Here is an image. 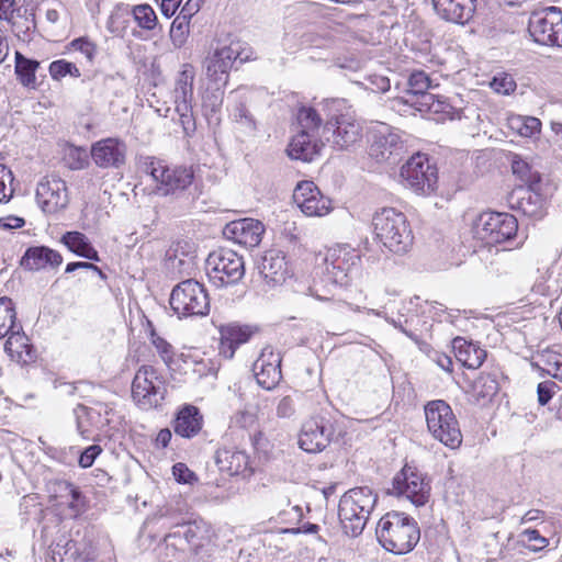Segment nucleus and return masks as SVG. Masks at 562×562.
<instances>
[{"mask_svg":"<svg viewBox=\"0 0 562 562\" xmlns=\"http://www.w3.org/2000/svg\"><path fill=\"white\" fill-rule=\"evenodd\" d=\"M205 270L211 283L222 288L241 280L246 268L241 255L231 249H220L209 255Z\"/></svg>","mask_w":562,"mask_h":562,"instance_id":"obj_10","label":"nucleus"},{"mask_svg":"<svg viewBox=\"0 0 562 562\" xmlns=\"http://www.w3.org/2000/svg\"><path fill=\"white\" fill-rule=\"evenodd\" d=\"M345 108V99H327L324 101L327 120L322 128V137L325 145L328 144L338 150L349 149L362 137L360 123L348 113H342Z\"/></svg>","mask_w":562,"mask_h":562,"instance_id":"obj_1","label":"nucleus"},{"mask_svg":"<svg viewBox=\"0 0 562 562\" xmlns=\"http://www.w3.org/2000/svg\"><path fill=\"white\" fill-rule=\"evenodd\" d=\"M541 121L535 116L510 115L508 117V127L521 137L532 138L541 133Z\"/></svg>","mask_w":562,"mask_h":562,"instance_id":"obj_39","label":"nucleus"},{"mask_svg":"<svg viewBox=\"0 0 562 562\" xmlns=\"http://www.w3.org/2000/svg\"><path fill=\"white\" fill-rule=\"evenodd\" d=\"M126 146L117 138H105L92 145L91 157L101 168H119L125 161Z\"/></svg>","mask_w":562,"mask_h":562,"instance_id":"obj_21","label":"nucleus"},{"mask_svg":"<svg viewBox=\"0 0 562 562\" xmlns=\"http://www.w3.org/2000/svg\"><path fill=\"white\" fill-rule=\"evenodd\" d=\"M266 233L265 224L255 218L248 217V247H257Z\"/></svg>","mask_w":562,"mask_h":562,"instance_id":"obj_54","label":"nucleus"},{"mask_svg":"<svg viewBox=\"0 0 562 562\" xmlns=\"http://www.w3.org/2000/svg\"><path fill=\"white\" fill-rule=\"evenodd\" d=\"M437 14L447 22L464 25L476 11L477 0H431Z\"/></svg>","mask_w":562,"mask_h":562,"instance_id":"obj_22","label":"nucleus"},{"mask_svg":"<svg viewBox=\"0 0 562 562\" xmlns=\"http://www.w3.org/2000/svg\"><path fill=\"white\" fill-rule=\"evenodd\" d=\"M393 493L405 496L416 507L424 506L430 497V482L417 468L405 464L393 477Z\"/></svg>","mask_w":562,"mask_h":562,"instance_id":"obj_14","label":"nucleus"},{"mask_svg":"<svg viewBox=\"0 0 562 562\" xmlns=\"http://www.w3.org/2000/svg\"><path fill=\"white\" fill-rule=\"evenodd\" d=\"M223 236L238 245L246 244V218L231 221L223 228Z\"/></svg>","mask_w":562,"mask_h":562,"instance_id":"obj_46","label":"nucleus"},{"mask_svg":"<svg viewBox=\"0 0 562 562\" xmlns=\"http://www.w3.org/2000/svg\"><path fill=\"white\" fill-rule=\"evenodd\" d=\"M375 533L381 546L394 554L411 552L420 539L417 521L398 512L384 515L378 522Z\"/></svg>","mask_w":562,"mask_h":562,"instance_id":"obj_2","label":"nucleus"},{"mask_svg":"<svg viewBox=\"0 0 562 562\" xmlns=\"http://www.w3.org/2000/svg\"><path fill=\"white\" fill-rule=\"evenodd\" d=\"M19 325L13 301L8 296L0 297V339L7 337Z\"/></svg>","mask_w":562,"mask_h":562,"instance_id":"obj_41","label":"nucleus"},{"mask_svg":"<svg viewBox=\"0 0 562 562\" xmlns=\"http://www.w3.org/2000/svg\"><path fill=\"white\" fill-rule=\"evenodd\" d=\"M172 474L177 482L179 483H188L191 484L192 482L196 481L198 477L184 463H176L172 467Z\"/></svg>","mask_w":562,"mask_h":562,"instance_id":"obj_58","label":"nucleus"},{"mask_svg":"<svg viewBox=\"0 0 562 562\" xmlns=\"http://www.w3.org/2000/svg\"><path fill=\"white\" fill-rule=\"evenodd\" d=\"M59 486L64 490H67V497L65 498V503H67L68 507L76 514L80 513L82 508L80 504L82 498L81 492L76 486H74V484L67 481H61Z\"/></svg>","mask_w":562,"mask_h":562,"instance_id":"obj_52","label":"nucleus"},{"mask_svg":"<svg viewBox=\"0 0 562 562\" xmlns=\"http://www.w3.org/2000/svg\"><path fill=\"white\" fill-rule=\"evenodd\" d=\"M281 358L272 349H262L258 359L252 363V373L256 382L265 390H272L282 378Z\"/></svg>","mask_w":562,"mask_h":562,"instance_id":"obj_20","label":"nucleus"},{"mask_svg":"<svg viewBox=\"0 0 562 562\" xmlns=\"http://www.w3.org/2000/svg\"><path fill=\"white\" fill-rule=\"evenodd\" d=\"M195 258L194 245L186 240L175 243L166 252L168 269L179 276L190 274L195 270Z\"/></svg>","mask_w":562,"mask_h":562,"instance_id":"obj_24","label":"nucleus"},{"mask_svg":"<svg viewBox=\"0 0 562 562\" xmlns=\"http://www.w3.org/2000/svg\"><path fill=\"white\" fill-rule=\"evenodd\" d=\"M424 411L431 436L446 447L458 449L462 443V434L450 405L443 400H435L428 402Z\"/></svg>","mask_w":562,"mask_h":562,"instance_id":"obj_6","label":"nucleus"},{"mask_svg":"<svg viewBox=\"0 0 562 562\" xmlns=\"http://www.w3.org/2000/svg\"><path fill=\"white\" fill-rule=\"evenodd\" d=\"M151 342L162 361L170 367L175 355L173 347L164 338L156 335H153Z\"/></svg>","mask_w":562,"mask_h":562,"instance_id":"obj_56","label":"nucleus"},{"mask_svg":"<svg viewBox=\"0 0 562 562\" xmlns=\"http://www.w3.org/2000/svg\"><path fill=\"white\" fill-rule=\"evenodd\" d=\"M370 83V89L374 92H386L391 88L390 79L385 76L381 75H371L368 78Z\"/></svg>","mask_w":562,"mask_h":562,"instance_id":"obj_63","label":"nucleus"},{"mask_svg":"<svg viewBox=\"0 0 562 562\" xmlns=\"http://www.w3.org/2000/svg\"><path fill=\"white\" fill-rule=\"evenodd\" d=\"M537 186L519 188L509 196L510 207L521 211L524 215L536 217L541 214L542 196L535 191Z\"/></svg>","mask_w":562,"mask_h":562,"instance_id":"obj_27","label":"nucleus"},{"mask_svg":"<svg viewBox=\"0 0 562 562\" xmlns=\"http://www.w3.org/2000/svg\"><path fill=\"white\" fill-rule=\"evenodd\" d=\"M369 155L378 162H397L405 153V144L398 131L387 124H379L371 131Z\"/></svg>","mask_w":562,"mask_h":562,"instance_id":"obj_13","label":"nucleus"},{"mask_svg":"<svg viewBox=\"0 0 562 562\" xmlns=\"http://www.w3.org/2000/svg\"><path fill=\"white\" fill-rule=\"evenodd\" d=\"M251 445L254 448V459L251 462L248 460V475L252 474L261 464L268 462L272 453V445L261 431L252 436Z\"/></svg>","mask_w":562,"mask_h":562,"instance_id":"obj_37","label":"nucleus"},{"mask_svg":"<svg viewBox=\"0 0 562 562\" xmlns=\"http://www.w3.org/2000/svg\"><path fill=\"white\" fill-rule=\"evenodd\" d=\"M40 63L23 56L20 52H15V74L22 86L31 89L36 88L35 71Z\"/></svg>","mask_w":562,"mask_h":562,"instance_id":"obj_38","label":"nucleus"},{"mask_svg":"<svg viewBox=\"0 0 562 562\" xmlns=\"http://www.w3.org/2000/svg\"><path fill=\"white\" fill-rule=\"evenodd\" d=\"M293 201L306 216H324L331 210V201L307 180L296 184Z\"/></svg>","mask_w":562,"mask_h":562,"instance_id":"obj_19","label":"nucleus"},{"mask_svg":"<svg viewBox=\"0 0 562 562\" xmlns=\"http://www.w3.org/2000/svg\"><path fill=\"white\" fill-rule=\"evenodd\" d=\"M49 75L53 79L59 80L67 75L79 78L81 76L78 67L70 61L65 59L55 60L49 65Z\"/></svg>","mask_w":562,"mask_h":562,"instance_id":"obj_47","label":"nucleus"},{"mask_svg":"<svg viewBox=\"0 0 562 562\" xmlns=\"http://www.w3.org/2000/svg\"><path fill=\"white\" fill-rule=\"evenodd\" d=\"M15 327L16 328L7 336L4 351L13 360L27 362L33 359L32 346L29 344V338L24 334L22 325L20 324Z\"/></svg>","mask_w":562,"mask_h":562,"instance_id":"obj_31","label":"nucleus"},{"mask_svg":"<svg viewBox=\"0 0 562 562\" xmlns=\"http://www.w3.org/2000/svg\"><path fill=\"white\" fill-rule=\"evenodd\" d=\"M517 231V218L509 213L484 212L474 225L476 238L486 245L508 241L516 236Z\"/></svg>","mask_w":562,"mask_h":562,"instance_id":"obj_11","label":"nucleus"},{"mask_svg":"<svg viewBox=\"0 0 562 562\" xmlns=\"http://www.w3.org/2000/svg\"><path fill=\"white\" fill-rule=\"evenodd\" d=\"M246 342V330L236 324H228L221 328L220 353L226 359L234 357L236 349Z\"/></svg>","mask_w":562,"mask_h":562,"instance_id":"obj_33","label":"nucleus"},{"mask_svg":"<svg viewBox=\"0 0 562 562\" xmlns=\"http://www.w3.org/2000/svg\"><path fill=\"white\" fill-rule=\"evenodd\" d=\"M531 367L562 380V355L554 350L546 349L538 352L531 361Z\"/></svg>","mask_w":562,"mask_h":562,"instance_id":"obj_35","label":"nucleus"},{"mask_svg":"<svg viewBox=\"0 0 562 562\" xmlns=\"http://www.w3.org/2000/svg\"><path fill=\"white\" fill-rule=\"evenodd\" d=\"M431 81L428 75L423 70L413 71L407 80V89L404 99H415L417 94L429 90Z\"/></svg>","mask_w":562,"mask_h":562,"instance_id":"obj_43","label":"nucleus"},{"mask_svg":"<svg viewBox=\"0 0 562 562\" xmlns=\"http://www.w3.org/2000/svg\"><path fill=\"white\" fill-rule=\"evenodd\" d=\"M347 502L345 505H338V517L344 533L355 538L362 533L369 518L355 513L353 506L357 505L353 501Z\"/></svg>","mask_w":562,"mask_h":562,"instance_id":"obj_32","label":"nucleus"},{"mask_svg":"<svg viewBox=\"0 0 562 562\" xmlns=\"http://www.w3.org/2000/svg\"><path fill=\"white\" fill-rule=\"evenodd\" d=\"M473 390L477 400L490 401L498 391L496 380L481 378L474 382Z\"/></svg>","mask_w":562,"mask_h":562,"instance_id":"obj_48","label":"nucleus"},{"mask_svg":"<svg viewBox=\"0 0 562 562\" xmlns=\"http://www.w3.org/2000/svg\"><path fill=\"white\" fill-rule=\"evenodd\" d=\"M246 434V414L238 412L232 417L225 439L234 445L232 448H224L217 451L216 463L221 471L229 475H241L246 471V452L238 449L243 443Z\"/></svg>","mask_w":562,"mask_h":562,"instance_id":"obj_7","label":"nucleus"},{"mask_svg":"<svg viewBox=\"0 0 562 562\" xmlns=\"http://www.w3.org/2000/svg\"><path fill=\"white\" fill-rule=\"evenodd\" d=\"M490 87L499 94L508 95L515 91L517 85L512 75L506 72L497 74L490 82Z\"/></svg>","mask_w":562,"mask_h":562,"instance_id":"obj_50","label":"nucleus"},{"mask_svg":"<svg viewBox=\"0 0 562 562\" xmlns=\"http://www.w3.org/2000/svg\"><path fill=\"white\" fill-rule=\"evenodd\" d=\"M512 170L517 175L521 181L527 186H538L540 183V176L538 172H532L528 162L515 155L512 160Z\"/></svg>","mask_w":562,"mask_h":562,"instance_id":"obj_45","label":"nucleus"},{"mask_svg":"<svg viewBox=\"0 0 562 562\" xmlns=\"http://www.w3.org/2000/svg\"><path fill=\"white\" fill-rule=\"evenodd\" d=\"M61 243L77 256L89 260L99 261L98 251L91 245L89 238L77 231L67 232L61 236Z\"/></svg>","mask_w":562,"mask_h":562,"instance_id":"obj_34","label":"nucleus"},{"mask_svg":"<svg viewBox=\"0 0 562 562\" xmlns=\"http://www.w3.org/2000/svg\"><path fill=\"white\" fill-rule=\"evenodd\" d=\"M555 386L554 382L546 381L538 384L537 393H538V401L540 405H546L550 402L552 398L554 391L553 387Z\"/></svg>","mask_w":562,"mask_h":562,"instance_id":"obj_62","label":"nucleus"},{"mask_svg":"<svg viewBox=\"0 0 562 562\" xmlns=\"http://www.w3.org/2000/svg\"><path fill=\"white\" fill-rule=\"evenodd\" d=\"M240 56L239 48L233 45L214 50L205 60L206 76L214 82L225 81L227 71Z\"/></svg>","mask_w":562,"mask_h":562,"instance_id":"obj_25","label":"nucleus"},{"mask_svg":"<svg viewBox=\"0 0 562 562\" xmlns=\"http://www.w3.org/2000/svg\"><path fill=\"white\" fill-rule=\"evenodd\" d=\"M521 536L529 542H533L532 549L535 551L544 549L549 544V540L540 535L537 529H526Z\"/></svg>","mask_w":562,"mask_h":562,"instance_id":"obj_60","label":"nucleus"},{"mask_svg":"<svg viewBox=\"0 0 562 562\" xmlns=\"http://www.w3.org/2000/svg\"><path fill=\"white\" fill-rule=\"evenodd\" d=\"M360 256L355 251L339 250L329 254L325 259V268L322 270L321 281L314 280L308 288L312 296L319 301L330 300L331 288L347 286L352 274L358 271Z\"/></svg>","mask_w":562,"mask_h":562,"instance_id":"obj_4","label":"nucleus"},{"mask_svg":"<svg viewBox=\"0 0 562 562\" xmlns=\"http://www.w3.org/2000/svg\"><path fill=\"white\" fill-rule=\"evenodd\" d=\"M12 171L4 165L0 164V203L8 202L13 195V189L7 184H12Z\"/></svg>","mask_w":562,"mask_h":562,"instance_id":"obj_53","label":"nucleus"},{"mask_svg":"<svg viewBox=\"0 0 562 562\" xmlns=\"http://www.w3.org/2000/svg\"><path fill=\"white\" fill-rule=\"evenodd\" d=\"M203 425V416L198 407L184 405L177 414L173 422L175 432L183 438L196 436Z\"/></svg>","mask_w":562,"mask_h":562,"instance_id":"obj_28","label":"nucleus"},{"mask_svg":"<svg viewBox=\"0 0 562 562\" xmlns=\"http://www.w3.org/2000/svg\"><path fill=\"white\" fill-rule=\"evenodd\" d=\"M406 186L417 193L430 194L437 188V168L431 166L425 154L412 156L401 168Z\"/></svg>","mask_w":562,"mask_h":562,"instance_id":"obj_16","label":"nucleus"},{"mask_svg":"<svg viewBox=\"0 0 562 562\" xmlns=\"http://www.w3.org/2000/svg\"><path fill=\"white\" fill-rule=\"evenodd\" d=\"M169 303L180 318L206 316L210 312L209 295L204 286L193 279L178 283L171 291Z\"/></svg>","mask_w":562,"mask_h":562,"instance_id":"obj_8","label":"nucleus"},{"mask_svg":"<svg viewBox=\"0 0 562 562\" xmlns=\"http://www.w3.org/2000/svg\"><path fill=\"white\" fill-rule=\"evenodd\" d=\"M109 407L105 404L98 403L97 407H87L82 404L77 405V407L74 409L75 416H76V424H77V430L80 432V435H85L88 429L85 424V418L90 420L91 423L94 422L95 415L98 417H101L102 412H104L105 415L109 414ZM102 426L108 425L110 420L106 418L104 422H99Z\"/></svg>","mask_w":562,"mask_h":562,"instance_id":"obj_40","label":"nucleus"},{"mask_svg":"<svg viewBox=\"0 0 562 562\" xmlns=\"http://www.w3.org/2000/svg\"><path fill=\"white\" fill-rule=\"evenodd\" d=\"M347 499L356 503L355 513L369 518L376 505L378 495L369 486H359L347 491L340 497L339 505L348 503Z\"/></svg>","mask_w":562,"mask_h":562,"instance_id":"obj_30","label":"nucleus"},{"mask_svg":"<svg viewBox=\"0 0 562 562\" xmlns=\"http://www.w3.org/2000/svg\"><path fill=\"white\" fill-rule=\"evenodd\" d=\"M294 414V402L290 396L282 397L277 406V415L282 418L290 417Z\"/></svg>","mask_w":562,"mask_h":562,"instance_id":"obj_64","label":"nucleus"},{"mask_svg":"<svg viewBox=\"0 0 562 562\" xmlns=\"http://www.w3.org/2000/svg\"><path fill=\"white\" fill-rule=\"evenodd\" d=\"M194 70L186 65L179 72L173 89L175 106L180 104H191L193 98Z\"/></svg>","mask_w":562,"mask_h":562,"instance_id":"obj_36","label":"nucleus"},{"mask_svg":"<svg viewBox=\"0 0 562 562\" xmlns=\"http://www.w3.org/2000/svg\"><path fill=\"white\" fill-rule=\"evenodd\" d=\"M252 273V282L262 281L268 288L282 284L290 276V268L285 255L281 250L271 249L265 252L261 261Z\"/></svg>","mask_w":562,"mask_h":562,"instance_id":"obj_18","label":"nucleus"},{"mask_svg":"<svg viewBox=\"0 0 562 562\" xmlns=\"http://www.w3.org/2000/svg\"><path fill=\"white\" fill-rule=\"evenodd\" d=\"M189 21L178 15L172 21L170 27V40L176 47H181L186 43L189 34Z\"/></svg>","mask_w":562,"mask_h":562,"instance_id":"obj_51","label":"nucleus"},{"mask_svg":"<svg viewBox=\"0 0 562 562\" xmlns=\"http://www.w3.org/2000/svg\"><path fill=\"white\" fill-rule=\"evenodd\" d=\"M165 395V383L157 375L156 370L149 366L139 368L132 383V396L135 403L142 409H150L160 405Z\"/></svg>","mask_w":562,"mask_h":562,"instance_id":"obj_12","label":"nucleus"},{"mask_svg":"<svg viewBox=\"0 0 562 562\" xmlns=\"http://www.w3.org/2000/svg\"><path fill=\"white\" fill-rule=\"evenodd\" d=\"M528 31L540 45L560 46L562 44V10L547 7L536 12L529 20Z\"/></svg>","mask_w":562,"mask_h":562,"instance_id":"obj_15","label":"nucleus"},{"mask_svg":"<svg viewBox=\"0 0 562 562\" xmlns=\"http://www.w3.org/2000/svg\"><path fill=\"white\" fill-rule=\"evenodd\" d=\"M63 262L61 255L46 246H34L26 249L20 265L26 270L38 271L46 268H58Z\"/></svg>","mask_w":562,"mask_h":562,"instance_id":"obj_26","label":"nucleus"},{"mask_svg":"<svg viewBox=\"0 0 562 562\" xmlns=\"http://www.w3.org/2000/svg\"><path fill=\"white\" fill-rule=\"evenodd\" d=\"M70 46L75 50L80 52L87 58V60L89 63L93 61L95 54H97V46L94 43H92L91 41H89L86 37H79V38L74 40L70 43Z\"/></svg>","mask_w":562,"mask_h":562,"instance_id":"obj_57","label":"nucleus"},{"mask_svg":"<svg viewBox=\"0 0 562 562\" xmlns=\"http://www.w3.org/2000/svg\"><path fill=\"white\" fill-rule=\"evenodd\" d=\"M101 452L102 449L98 445L87 447L79 457V465L83 469L90 468Z\"/></svg>","mask_w":562,"mask_h":562,"instance_id":"obj_59","label":"nucleus"},{"mask_svg":"<svg viewBox=\"0 0 562 562\" xmlns=\"http://www.w3.org/2000/svg\"><path fill=\"white\" fill-rule=\"evenodd\" d=\"M452 348L458 361L468 369L480 368L486 358V350L460 336L453 338Z\"/></svg>","mask_w":562,"mask_h":562,"instance_id":"obj_29","label":"nucleus"},{"mask_svg":"<svg viewBox=\"0 0 562 562\" xmlns=\"http://www.w3.org/2000/svg\"><path fill=\"white\" fill-rule=\"evenodd\" d=\"M341 430L330 414H319L303 423L299 436L300 448L308 453H317L338 439Z\"/></svg>","mask_w":562,"mask_h":562,"instance_id":"obj_9","label":"nucleus"},{"mask_svg":"<svg viewBox=\"0 0 562 562\" xmlns=\"http://www.w3.org/2000/svg\"><path fill=\"white\" fill-rule=\"evenodd\" d=\"M436 98L437 94H434L427 90L420 94H417L415 99H404V103L415 106L419 112H430Z\"/></svg>","mask_w":562,"mask_h":562,"instance_id":"obj_55","label":"nucleus"},{"mask_svg":"<svg viewBox=\"0 0 562 562\" xmlns=\"http://www.w3.org/2000/svg\"><path fill=\"white\" fill-rule=\"evenodd\" d=\"M297 124L300 132L313 133L315 135L322 134V117L314 108L302 106L297 112Z\"/></svg>","mask_w":562,"mask_h":562,"instance_id":"obj_42","label":"nucleus"},{"mask_svg":"<svg viewBox=\"0 0 562 562\" xmlns=\"http://www.w3.org/2000/svg\"><path fill=\"white\" fill-rule=\"evenodd\" d=\"M36 202L44 213L54 214L68 205L66 182L57 176H46L36 187Z\"/></svg>","mask_w":562,"mask_h":562,"instance_id":"obj_17","label":"nucleus"},{"mask_svg":"<svg viewBox=\"0 0 562 562\" xmlns=\"http://www.w3.org/2000/svg\"><path fill=\"white\" fill-rule=\"evenodd\" d=\"M374 235L390 252L406 254L413 246L414 235L406 215L394 207H383L372 218Z\"/></svg>","mask_w":562,"mask_h":562,"instance_id":"obj_3","label":"nucleus"},{"mask_svg":"<svg viewBox=\"0 0 562 562\" xmlns=\"http://www.w3.org/2000/svg\"><path fill=\"white\" fill-rule=\"evenodd\" d=\"M132 15L137 25L144 30L150 31L157 25V15L149 4L133 7Z\"/></svg>","mask_w":562,"mask_h":562,"instance_id":"obj_44","label":"nucleus"},{"mask_svg":"<svg viewBox=\"0 0 562 562\" xmlns=\"http://www.w3.org/2000/svg\"><path fill=\"white\" fill-rule=\"evenodd\" d=\"M140 169L156 183V193L164 196L183 192L194 179V171L191 167H170L154 157H146L140 162Z\"/></svg>","mask_w":562,"mask_h":562,"instance_id":"obj_5","label":"nucleus"},{"mask_svg":"<svg viewBox=\"0 0 562 562\" xmlns=\"http://www.w3.org/2000/svg\"><path fill=\"white\" fill-rule=\"evenodd\" d=\"M430 359L443 371L451 373L453 371V362L448 355L432 350L429 353Z\"/></svg>","mask_w":562,"mask_h":562,"instance_id":"obj_61","label":"nucleus"},{"mask_svg":"<svg viewBox=\"0 0 562 562\" xmlns=\"http://www.w3.org/2000/svg\"><path fill=\"white\" fill-rule=\"evenodd\" d=\"M175 111L179 114V121L186 136H192L196 130L195 119L191 104H180L175 106Z\"/></svg>","mask_w":562,"mask_h":562,"instance_id":"obj_49","label":"nucleus"},{"mask_svg":"<svg viewBox=\"0 0 562 562\" xmlns=\"http://www.w3.org/2000/svg\"><path fill=\"white\" fill-rule=\"evenodd\" d=\"M325 146L324 138L313 133L297 132L288 145L286 153L291 159L312 161Z\"/></svg>","mask_w":562,"mask_h":562,"instance_id":"obj_23","label":"nucleus"}]
</instances>
